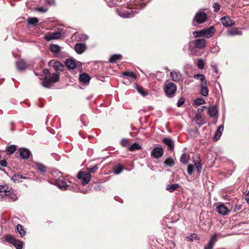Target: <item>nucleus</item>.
Here are the masks:
<instances>
[{"label":"nucleus","mask_w":249,"mask_h":249,"mask_svg":"<svg viewBox=\"0 0 249 249\" xmlns=\"http://www.w3.org/2000/svg\"><path fill=\"white\" fill-rule=\"evenodd\" d=\"M18 196L15 191L7 185L0 186V200L15 201L18 199Z\"/></svg>","instance_id":"obj_1"},{"label":"nucleus","mask_w":249,"mask_h":249,"mask_svg":"<svg viewBox=\"0 0 249 249\" xmlns=\"http://www.w3.org/2000/svg\"><path fill=\"white\" fill-rule=\"evenodd\" d=\"M206 46V40L203 38H199L191 41L189 43V49L193 54L197 52L196 48L202 49Z\"/></svg>","instance_id":"obj_2"},{"label":"nucleus","mask_w":249,"mask_h":249,"mask_svg":"<svg viewBox=\"0 0 249 249\" xmlns=\"http://www.w3.org/2000/svg\"><path fill=\"white\" fill-rule=\"evenodd\" d=\"M164 91L166 96L172 98L177 91V86L174 83L167 81L164 86Z\"/></svg>","instance_id":"obj_3"},{"label":"nucleus","mask_w":249,"mask_h":249,"mask_svg":"<svg viewBox=\"0 0 249 249\" xmlns=\"http://www.w3.org/2000/svg\"><path fill=\"white\" fill-rule=\"evenodd\" d=\"M118 15L123 18H130L134 17L139 13L137 9L131 10L130 11L123 9H121L118 11Z\"/></svg>","instance_id":"obj_4"},{"label":"nucleus","mask_w":249,"mask_h":249,"mask_svg":"<svg viewBox=\"0 0 249 249\" xmlns=\"http://www.w3.org/2000/svg\"><path fill=\"white\" fill-rule=\"evenodd\" d=\"M65 65L69 70H74L76 68L80 70L82 67V65L80 62L76 63L74 60L71 58H68L65 60Z\"/></svg>","instance_id":"obj_5"},{"label":"nucleus","mask_w":249,"mask_h":249,"mask_svg":"<svg viewBox=\"0 0 249 249\" xmlns=\"http://www.w3.org/2000/svg\"><path fill=\"white\" fill-rule=\"evenodd\" d=\"M78 177L82 180V184L84 185L88 184L91 178V176L89 173H86L84 171L79 172Z\"/></svg>","instance_id":"obj_6"},{"label":"nucleus","mask_w":249,"mask_h":249,"mask_svg":"<svg viewBox=\"0 0 249 249\" xmlns=\"http://www.w3.org/2000/svg\"><path fill=\"white\" fill-rule=\"evenodd\" d=\"M56 186L61 190H69L70 189V185L68 184L64 178H58L56 180Z\"/></svg>","instance_id":"obj_7"},{"label":"nucleus","mask_w":249,"mask_h":249,"mask_svg":"<svg viewBox=\"0 0 249 249\" xmlns=\"http://www.w3.org/2000/svg\"><path fill=\"white\" fill-rule=\"evenodd\" d=\"M207 18V15L202 12H199L196 13L195 19L197 23L201 24L205 22Z\"/></svg>","instance_id":"obj_8"},{"label":"nucleus","mask_w":249,"mask_h":249,"mask_svg":"<svg viewBox=\"0 0 249 249\" xmlns=\"http://www.w3.org/2000/svg\"><path fill=\"white\" fill-rule=\"evenodd\" d=\"M63 34L61 32H53L50 34L49 35L46 36L45 38L47 41H51L53 39H57L61 38L62 34Z\"/></svg>","instance_id":"obj_9"},{"label":"nucleus","mask_w":249,"mask_h":249,"mask_svg":"<svg viewBox=\"0 0 249 249\" xmlns=\"http://www.w3.org/2000/svg\"><path fill=\"white\" fill-rule=\"evenodd\" d=\"M87 46L85 43H77L74 46V50L78 54H82L86 50Z\"/></svg>","instance_id":"obj_10"},{"label":"nucleus","mask_w":249,"mask_h":249,"mask_svg":"<svg viewBox=\"0 0 249 249\" xmlns=\"http://www.w3.org/2000/svg\"><path fill=\"white\" fill-rule=\"evenodd\" d=\"M215 32V29L212 26L207 29L202 30V35L206 38L211 37Z\"/></svg>","instance_id":"obj_11"},{"label":"nucleus","mask_w":249,"mask_h":249,"mask_svg":"<svg viewBox=\"0 0 249 249\" xmlns=\"http://www.w3.org/2000/svg\"><path fill=\"white\" fill-rule=\"evenodd\" d=\"M163 153V151L162 149L160 147H157L153 149L151 153V155L154 158L158 159L160 158L162 156Z\"/></svg>","instance_id":"obj_12"},{"label":"nucleus","mask_w":249,"mask_h":249,"mask_svg":"<svg viewBox=\"0 0 249 249\" xmlns=\"http://www.w3.org/2000/svg\"><path fill=\"white\" fill-rule=\"evenodd\" d=\"M220 20L223 26L225 27H229L235 24L234 21L231 20L229 17H222Z\"/></svg>","instance_id":"obj_13"},{"label":"nucleus","mask_w":249,"mask_h":249,"mask_svg":"<svg viewBox=\"0 0 249 249\" xmlns=\"http://www.w3.org/2000/svg\"><path fill=\"white\" fill-rule=\"evenodd\" d=\"M19 151L20 157L24 159H28L31 155V153L30 150L25 148H20Z\"/></svg>","instance_id":"obj_14"},{"label":"nucleus","mask_w":249,"mask_h":249,"mask_svg":"<svg viewBox=\"0 0 249 249\" xmlns=\"http://www.w3.org/2000/svg\"><path fill=\"white\" fill-rule=\"evenodd\" d=\"M217 212L220 214L225 215L228 214L229 210L224 204H220L216 207Z\"/></svg>","instance_id":"obj_15"},{"label":"nucleus","mask_w":249,"mask_h":249,"mask_svg":"<svg viewBox=\"0 0 249 249\" xmlns=\"http://www.w3.org/2000/svg\"><path fill=\"white\" fill-rule=\"evenodd\" d=\"M208 113L211 117L217 116L218 115V108L215 106L209 107L208 109Z\"/></svg>","instance_id":"obj_16"},{"label":"nucleus","mask_w":249,"mask_h":249,"mask_svg":"<svg viewBox=\"0 0 249 249\" xmlns=\"http://www.w3.org/2000/svg\"><path fill=\"white\" fill-rule=\"evenodd\" d=\"M223 129H224V126L223 125H220L218 127V128L215 132L214 136L213 138V140L214 141H215V142L217 141L220 139V138L222 135V131H223Z\"/></svg>","instance_id":"obj_17"},{"label":"nucleus","mask_w":249,"mask_h":249,"mask_svg":"<svg viewBox=\"0 0 249 249\" xmlns=\"http://www.w3.org/2000/svg\"><path fill=\"white\" fill-rule=\"evenodd\" d=\"M16 67L17 69L19 71H24L27 67L25 62L22 59L17 61Z\"/></svg>","instance_id":"obj_18"},{"label":"nucleus","mask_w":249,"mask_h":249,"mask_svg":"<svg viewBox=\"0 0 249 249\" xmlns=\"http://www.w3.org/2000/svg\"><path fill=\"white\" fill-rule=\"evenodd\" d=\"M53 67L55 71L57 72L62 71L64 68V65L59 61L53 62L52 64Z\"/></svg>","instance_id":"obj_19"},{"label":"nucleus","mask_w":249,"mask_h":249,"mask_svg":"<svg viewBox=\"0 0 249 249\" xmlns=\"http://www.w3.org/2000/svg\"><path fill=\"white\" fill-rule=\"evenodd\" d=\"M216 235H213L210 238L209 242L207 246L204 248V249H213V246L216 241Z\"/></svg>","instance_id":"obj_20"},{"label":"nucleus","mask_w":249,"mask_h":249,"mask_svg":"<svg viewBox=\"0 0 249 249\" xmlns=\"http://www.w3.org/2000/svg\"><path fill=\"white\" fill-rule=\"evenodd\" d=\"M194 121L198 125L201 126L205 124L201 114H196L194 119Z\"/></svg>","instance_id":"obj_21"},{"label":"nucleus","mask_w":249,"mask_h":249,"mask_svg":"<svg viewBox=\"0 0 249 249\" xmlns=\"http://www.w3.org/2000/svg\"><path fill=\"white\" fill-rule=\"evenodd\" d=\"M200 91L201 94L204 96H207L209 93V90L207 86V82H204L201 83L200 85Z\"/></svg>","instance_id":"obj_22"},{"label":"nucleus","mask_w":249,"mask_h":249,"mask_svg":"<svg viewBox=\"0 0 249 249\" xmlns=\"http://www.w3.org/2000/svg\"><path fill=\"white\" fill-rule=\"evenodd\" d=\"M162 142L166 145L169 146L170 150H173L174 148V143L173 141L170 138H165L162 140Z\"/></svg>","instance_id":"obj_23"},{"label":"nucleus","mask_w":249,"mask_h":249,"mask_svg":"<svg viewBox=\"0 0 249 249\" xmlns=\"http://www.w3.org/2000/svg\"><path fill=\"white\" fill-rule=\"evenodd\" d=\"M228 35L229 36H236L242 35V32L238 30L237 28H233L228 31Z\"/></svg>","instance_id":"obj_24"},{"label":"nucleus","mask_w":249,"mask_h":249,"mask_svg":"<svg viewBox=\"0 0 249 249\" xmlns=\"http://www.w3.org/2000/svg\"><path fill=\"white\" fill-rule=\"evenodd\" d=\"M90 79V76L86 73H83L79 76V80L84 83H87L89 82Z\"/></svg>","instance_id":"obj_25"},{"label":"nucleus","mask_w":249,"mask_h":249,"mask_svg":"<svg viewBox=\"0 0 249 249\" xmlns=\"http://www.w3.org/2000/svg\"><path fill=\"white\" fill-rule=\"evenodd\" d=\"M170 76L172 79L174 81H179L181 78V74L180 72L175 71L171 72Z\"/></svg>","instance_id":"obj_26"},{"label":"nucleus","mask_w":249,"mask_h":249,"mask_svg":"<svg viewBox=\"0 0 249 249\" xmlns=\"http://www.w3.org/2000/svg\"><path fill=\"white\" fill-rule=\"evenodd\" d=\"M180 185L178 183H175L172 184H169L166 186V189L170 192H173L174 191L177 190Z\"/></svg>","instance_id":"obj_27"},{"label":"nucleus","mask_w":249,"mask_h":249,"mask_svg":"<svg viewBox=\"0 0 249 249\" xmlns=\"http://www.w3.org/2000/svg\"><path fill=\"white\" fill-rule=\"evenodd\" d=\"M16 240V239L15 238V237L13 236H12L10 234H7L5 236L2 242H8V243L13 245V243H14V242H15Z\"/></svg>","instance_id":"obj_28"},{"label":"nucleus","mask_w":249,"mask_h":249,"mask_svg":"<svg viewBox=\"0 0 249 249\" xmlns=\"http://www.w3.org/2000/svg\"><path fill=\"white\" fill-rule=\"evenodd\" d=\"M89 37L87 35L81 34L77 35L75 37V39L78 42L85 41L88 39Z\"/></svg>","instance_id":"obj_29"},{"label":"nucleus","mask_w":249,"mask_h":249,"mask_svg":"<svg viewBox=\"0 0 249 249\" xmlns=\"http://www.w3.org/2000/svg\"><path fill=\"white\" fill-rule=\"evenodd\" d=\"M122 58L121 54H113L111 55L109 59V62L111 63H115L117 60H121Z\"/></svg>","instance_id":"obj_30"},{"label":"nucleus","mask_w":249,"mask_h":249,"mask_svg":"<svg viewBox=\"0 0 249 249\" xmlns=\"http://www.w3.org/2000/svg\"><path fill=\"white\" fill-rule=\"evenodd\" d=\"M50 50L53 53H57L60 51L61 48L57 45L52 44L50 46Z\"/></svg>","instance_id":"obj_31"},{"label":"nucleus","mask_w":249,"mask_h":249,"mask_svg":"<svg viewBox=\"0 0 249 249\" xmlns=\"http://www.w3.org/2000/svg\"><path fill=\"white\" fill-rule=\"evenodd\" d=\"M53 82L50 79L45 78L42 82V86L45 88H49L52 85Z\"/></svg>","instance_id":"obj_32"},{"label":"nucleus","mask_w":249,"mask_h":249,"mask_svg":"<svg viewBox=\"0 0 249 249\" xmlns=\"http://www.w3.org/2000/svg\"><path fill=\"white\" fill-rule=\"evenodd\" d=\"M17 149V146L15 145H11L8 146L6 148V152L9 154H12L14 153V152Z\"/></svg>","instance_id":"obj_33"},{"label":"nucleus","mask_w":249,"mask_h":249,"mask_svg":"<svg viewBox=\"0 0 249 249\" xmlns=\"http://www.w3.org/2000/svg\"><path fill=\"white\" fill-rule=\"evenodd\" d=\"M189 159V156L186 153H184L181 156L180 161L183 164H186L188 163Z\"/></svg>","instance_id":"obj_34"},{"label":"nucleus","mask_w":249,"mask_h":249,"mask_svg":"<svg viewBox=\"0 0 249 249\" xmlns=\"http://www.w3.org/2000/svg\"><path fill=\"white\" fill-rule=\"evenodd\" d=\"M194 78L195 79L200 80L202 82V83H204V82H207V80L206 79V77L203 74H195L194 76Z\"/></svg>","instance_id":"obj_35"},{"label":"nucleus","mask_w":249,"mask_h":249,"mask_svg":"<svg viewBox=\"0 0 249 249\" xmlns=\"http://www.w3.org/2000/svg\"><path fill=\"white\" fill-rule=\"evenodd\" d=\"M141 148V145L136 142L133 143L129 147V150L130 151H134L136 150H139Z\"/></svg>","instance_id":"obj_36"},{"label":"nucleus","mask_w":249,"mask_h":249,"mask_svg":"<svg viewBox=\"0 0 249 249\" xmlns=\"http://www.w3.org/2000/svg\"><path fill=\"white\" fill-rule=\"evenodd\" d=\"M123 170V167L121 165H118L114 167L113 169V173L116 175L120 174Z\"/></svg>","instance_id":"obj_37"},{"label":"nucleus","mask_w":249,"mask_h":249,"mask_svg":"<svg viewBox=\"0 0 249 249\" xmlns=\"http://www.w3.org/2000/svg\"><path fill=\"white\" fill-rule=\"evenodd\" d=\"M53 83L57 82L59 79V73H53L51 77L49 78Z\"/></svg>","instance_id":"obj_38"},{"label":"nucleus","mask_w":249,"mask_h":249,"mask_svg":"<svg viewBox=\"0 0 249 249\" xmlns=\"http://www.w3.org/2000/svg\"><path fill=\"white\" fill-rule=\"evenodd\" d=\"M36 168L39 170L41 173H44L46 172V167L41 164H37Z\"/></svg>","instance_id":"obj_39"},{"label":"nucleus","mask_w":249,"mask_h":249,"mask_svg":"<svg viewBox=\"0 0 249 249\" xmlns=\"http://www.w3.org/2000/svg\"><path fill=\"white\" fill-rule=\"evenodd\" d=\"M38 19L37 18H30L27 19V22L29 25H35L38 23Z\"/></svg>","instance_id":"obj_40"},{"label":"nucleus","mask_w":249,"mask_h":249,"mask_svg":"<svg viewBox=\"0 0 249 249\" xmlns=\"http://www.w3.org/2000/svg\"><path fill=\"white\" fill-rule=\"evenodd\" d=\"M22 176H21L19 174H15L11 178V179L14 181V182H19L20 181V179L23 178Z\"/></svg>","instance_id":"obj_41"},{"label":"nucleus","mask_w":249,"mask_h":249,"mask_svg":"<svg viewBox=\"0 0 249 249\" xmlns=\"http://www.w3.org/2000/svg\"><path fill=\"white\" fill-rule=\"evenodd\" d=\"M17 249H22L23 248V243L21 241L16 240L13 244Z\"/></svg>","instance_id":"obj_42"},{"label":"nucleus","mask_w":249,"mask_h":249,"mask_svg":"<svg viewBox=\"0 0 249 249\" xmlns=\"http://www.w3.org/2000/svg\"><path fill=\"white\" fill-rule=\"evenodd\" d=\"M164 162L167 166L170 167L173 166L175 164L173 159L171 158H167Z\"/></svg>","instance_id":"obj_43"},{"label":"nucleus","mask_w":249,"mask_h":249,"mask_svg":"<svg viewBox=\"0 0 249 249\" xmlns=\"http://www.w3.org/2000/svg\"><path fill=\"white\" fill-rule=\"evenodd\" d=\"M17 230L21 237L23 236L25 234V231L23 230L21 225L18 224L17 226Z\"/></svg>","instance_id":"obj_44"},{"label":"nucleus","mask_w":249,"mask_h":249,"mask_svg":"<svg viewBox=\"0 0 249 249\" xmlns=\"http://www.w3.org/2000/svg\"><path fill=\"white\" fill-rule=\"evenodd\" d=\"M195 167L197 170V172L200 174L202 171V165L199 161H197L195 163Z\"/></svg>","instance_id":"obj_45"},{"label":"nucleus","mask_w":249,"mask_h":249,"mask_svg":"<svg viewBox=\"0 0 249 249\" xmlns=\"http://www.w3.org/2000/svg\"><path fill=\"white\" fill-rule=\"evenodd\" d=\"M123 75L124 76H125L131 77L134 79H135L136 78V75L133 72L129 71L124 72L123 73Z\"/></svg>","instance_id":"obj_46"},{"label":"nucleus","mask_w":249,"mask_h":249,"mask_svg":"<svg viewBox=\"0 0 249 249\" xmlns=\"http://www.w3.org/2000/svg\"><path fill=\"white\" fill-rule=\"evenodd\" d=\"M98 168H99V167H98V164H96L94 166H93V167L88 168L87 173H89L90 174L91 173H95L97 170Z\"/></svg>","instance_id":"obj_47"},{"label":"nucleus","mask_w":249,"mask_h":249,"mask_svg":"<svg viewBox=\"0 0 249 249\" xmlns=\"http://www.w3.org/2000/svg\"><path fill=\"white\" fill-rule=\"evenodd\" d=\"M204 65L203 60L201 58L198 59L197 63L198 68L200 70H202L204 68Z\"/></svg>","instance_id":"obj_48"},{"label":"nucleus","mask_w":249,"mask_h":249,"mask_svg":"<svg viewBox=\"0 0 249 249\" xmlns=\"http://www.w3.org/2000/svg\"><path fill=\"white\" fill-rule=\"evenodd\" d=\"M194 171V165L189 164L187 167V173L189 175H192Z\"/></svg>","instance_id":"obj_49"},{"label":"nucleus","mask_w":249,"mask_h":249,"mask_svg":"<svg viewBox=\"0 0 249 249\" xmlns=\"http://www.w3.org/2000/svg\"><path fill=\"white\" fill-rule=\"evenodd\" d=\"M137 90L141 95L143 96H146L147 95V93L143 90V89L142 87H137Z\"/></svg>","instance_id":"obj_50"},{"label":"nucleus","mask_w":249,"mask_h":249,"mask_svg":"<svg viewBox=\"0 0 249 249\" xmlns=\"http://www.w3.org/2000/svg\"><path fill=\"white\" fill-rule=\"evenodd\" d=\"M205 102V100L201 98H197L194 101V104L196 105L199 106L204 104Z\"/></svg>","instance_id":"obj_51"},{"label":"nucleus","mask_w":249,"mask_h":249,"mask_svg":"<svg viewBox=\"0 0 249 249\" xmlns=\"http://www.w3.org/2000/svg\"><path fill=\"white\" fill-rule=\"evenodd\" d=\"M36 10L42 12V13H45L47 11L48 9L47 8L44 7H39L36 9Z\"/></svg>","instance_id":"obj_52"},{"label":"nucleus","mask_w":249,"mask_h":249,"mask_svg":"<svg viewBox=\"0 0 249 249\" xmlns=\"http://www.w3.org/2000/svg\"><path fill=\"white\" fill-rule=\"evenodd\" d=\"M129 142L127 139H123L121 142V144L124 146H126L128 144Z\"/></svg>","instance_id":"obj_53"},{"label":"nucleus","mask_w":249,"mask_h":249,"mask_svg":"<svg viewBox=\"0 0 249 249\" xmlns=\"http://www.w3.org/2000/svg\"><path fill=\"white\" fill-rule=\"evenodd\" d=\"M193 35L195 37H197L199 36H203L202 35V30L195 31L193 32Z\"/></svg>","instance_id":"obj_54"},{"label":"nucleus","mask_w":249,"mask_h":249,"mask_svg":"<svg viewBox=\"0 0 249 249\" xmlns=\"http://www.w3.org/2000/svg\"><path fill=\"white\" fill-rule=\"evenodd\" d=\"M184 101H185V100H184V98H180L178 100V102L177 103V106L178 107H180L184 104Z\"/></svg>","instance_id":"obj_55"},{"label":"nucleus","mask_w":249,"mask_h":249,"mask_svg":"<svg viewBox=\"0 0 249 249\" xmlns=\"http://www.w3.org/2000/svg\"><path fill=\"white\" fill-rule=\"evenodd\" d=\"M213 7L215 12H218L220 10V5L217 2H214L213 5Z\"/></svg>","instance_id":"obj_56"},{"label":"nucleus","mask_w":249,"mask_h":249,"mask_svg":"<svg viewBox=\"0 0 249 249\" xmlns=\"http://www.w3.org/2000/svg\"><path fill=\"white\" fill-rule=\"evenodd\" d=\"M46 2L47 4L53 6L55 4V0H46Z\"/></svg>","instance_id":"obj_57"},{"label":"nucleus","mask_w":249,"mask_h":249,"mask_svg":"<svg viewBox=\"0 0 249 249\" xmlns=\"http://www.w3.org/2000/svg\"><path fill=\"white\" fill-rule=\"evenodd\" d=\"M0 164L2 167H6L7 166V161L5 160H0Z\"/></svg>","instance_id":"obj_58"},{"label":"nucleus","mask_w":249,"mask_h":249,"mask_svg":"<svg viewBox=\"0 0 249 249\" xmlns=\"http://www.w3.org/2000/svg\"><path fill=\"white\" fill-rule=\"evenodd\" d=\"M241 209V205H236L234 206V208H233V210L234 211H236L239 210H240Z\"/></svg>","instance_id":"obj_59"},{"label":"nucleus","mask_w":249,"mask_h":249,"mask_svg":"<svg viewBox=\"0 0 249 249\" xmlns=\"http://www.w3.org/2000/svg\"><path fill=\"white\" fill-rule=\"evenodd\" d=\"M245 200L246 201L249 203V192L246 195L245 197Z\"/></svg>","instance_id":"obj_60"},{"label":"nucleus","mask_w":249,"mask_h":249,"mask_svg":"<svg viewBox=\"0 0 249 249\" xmlns=\"http://www.w3.org/2000/svg\"><path fill=\"white\" fill-rule=\"evenodd\" d=\"M212 67H213L214 72L215 73H217L218 72V69H217V67L215 65H213Z\"/></svg>","instance_id":"obj_61"},{"label":"nucleus","mask_w":249,"mask_h":249,"mask_svg":"<svg viewBox=\"0 0 249 249\" xmlns=\"http://www.w3.org/2000/svg\"><path fill=\"white\" fill-rule=\"evenodd\" d=\"M43 72L44 73V74H47L49 73V71L48 69H44L43 70Z\"/></svg>","instance_id":"obj_62"},{"label":"nucleus","mask_w":249,"mask_h":249,"mask_svg":"<svg viewBox=\"0 0 249 249\" xmlns=\"http://www.w3.org/2000/svg\"><path fill=\"white\" fill-rule=\"evenodd\" d=\"M206 107L205 106H203V107H201V108H198V110H200L201 111L203 110V109L204 108H205Z\"/></svg>","instance_id":"obj_63"},{"label":"nucleus","mask_w":249,"mask_h":249,"mask_svg":"<svg viewBox=\"0 0 249 249\" xmlns=\"http://www.w3.org/2000/svg\"><path fill=\"white\" fill-rule=\"evenodd\" d=\"M115 0H111L110 2H111V4L113 5L115 3Z\"/></svg>","instance_id":"obj_64"}]
</instances>
